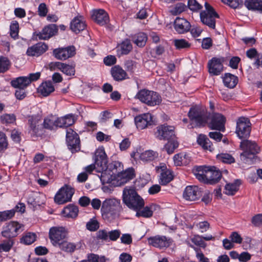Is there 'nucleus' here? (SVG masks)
Wrapping results in <instances>:
<instances>
[{
    "label": "nucleus",
    "mask_w": 262,
    "mask_h": 262,
    "mask_svg": "<svg viewBox=\"0 0 262 262\" xmlns=\"http://www.w3.org/2000/svg\"><path fill=\"white\" fill-rule=\"evenodd\" d=\"M136 211V215L138 217L142 216L144 217H149L152 215V211L148 207L144 208L141 211L138 210Z\"/></svg>",
    "instance_id": "nucleus-54"
},
{
    "label": "nucleus",
    "mask_w": 262,
    "mask_h": 262,
    "mask_svg": "<svg viewBox=\"0 0 262 262\" xmlns=\"http://www.w3.org/2000/svg\"><path fill=\"white\" fill-rule=\"evenodd\" d=\"M76 54L75 47L69 46L67 48H59L55 49L53 51L54 57L60 60H64L74 56Z\"/></svg>",
    "instance_id": "nucleus-14"
},
{
    "label": "nucleus",
    "mask_w": 262,
    "mask_h": 262,
    "mask_svg": "<svg viewBox=\"0 0 262 262\" xmlns=\"http://www.w3.org/2000/svg\"><path fill=\"white\" fill-rule=\"evenodd\" d=\"M136 97L149 106L159 105L161 102L160 96L156 92L145 89L140 90Z\"/></svg>",
    "instance_id": "nucleus-6"
},
{
    "label": "nucleus",
    "mask_w": 262,
    "mask_h": 262,
    "mask_svg": "<svg viewBox=\"0 0 262 262\" xmlns=\"http://www.w3.org/2000/svg\"><path fill=\"white\" fill-rule=\"evenodd\" d=\"M9 66V61L7 58L0 57V72L7 71Z\"/></svg>",
    "instance_id": "nucleus-59"
},
{
    "label": "nucleus",
    "mask_w": 262,
    "mask_h": 262,
    "mask_svg": "<svg viewBox=\"0 0 262 262\" xmlns=\"http://www.w3.org/2000/svg\"><path fill=\"white\" fill-rule=\"evenodd\" d=\"M222 2L234 9L237 8L242 3V0H222Z\"/></svg>",
    "instance_id": "nucleus-62"
},
{
    "label": "nucleus",
    "mask_w": 262,
    "mask_h": 262,
    "mask_svg": "<svg viewBox=\"0 0 262 262\" xmlns=\"http://www.w3.org/2000/svg\"><path fill=\"white\" fill-rule=\"evenodd\" d=\"M57 31L55 25L51 24L46 26L41 31L36 34L39 39H48L53 36Z\"/></svg>",
    "instance_id": "nucleus-27"
},
{
    "label": "nucleus",
    "mask_w": 262,
    "mask_h": 262,
    "mask_svg": "<svg viewBox=\"0 0 262 262\" xmlns=\"http://www.w3.org/2000/svg\"><path fill=\"white\" fill-rule=\"evenodd\" d=\"M36 239V234L33 233L29 232L24 235L21 238V243L25 245H30Z\"/></svg>",
    "instance_id": "nucleus-48"
},
{
    "label": "nucleus",
    "mask_w": 262,
    "mask_h": 262,
    "mask_svg": "<svg viewBox=\"0 0 262 262\" xmlns=\"http://www.w3.org/2000/svg\"><path fill=\"white\" fill-rule=\"evenodd\" d=\"M174 46L178 49L188 48L190 44L184 39H175L174 40Z\"/></svg>",
    "instance_id": "nucleus-50"
},
{
    "label": "nucleus",
    "mask_w": 262,
    "mask_h": 262,
    "mask_svg": "<svg viewBox=\"0 0 262 262\" xmlns=\"http://www.w3.org/2000/svg\"><path fill=\"white\" fill-rule=\"evenodd\" d=\"M204 6L205 10L201 11L200 14L201 21L209 28L214 29L215 19L219 18V15L208 3L205 2Z\"/></svg>",
    "instance_id": "nucleus-5"
},
{
    "label": "nucleus",
    "mask_w": 262,
    "mask_h": 262,
    "mask_svg": "<svg viewBox=\"0 0 262 262\" xmlns=\"http://www.w3.org/2000/svg\"><path fill=\"white\" fill-rule=\"evenodd\" d=\"M68 231L63 227H53L50 228L49 233V238L54 246H57L67 236Z\"/></svg>",
    "instance_id": "nucleus-8"
},
{
    "label": "nucleus",
    "mask_w": 262,
    "mask_h": 262,
    "mask_svg": "<svg viewBox=\"0 0 262 262\" xmlns=\"http://www.w3.org/2000/svg\"><path fill=\"white\" fill-rule=\"evenodd\" d=\"M157 170L160 173V183L161 184L166 185L172 180V173L169 169H167L165 164H160Z\"/></svg>",
    "instance_id": "nucleus-24"
},
{
    "label": "nucleus",
    "mask_w": 262,
    "mask_h": 262,
    "mask_svg": "<svg viewBox=\"0 0 262 262\" xmlns=\"http://www.w3.org/2000/svg\"><path fill=\"white\" fill-rule=\"evenodd\" d=\"M122 210L120 201L115 198L107 199L102 204L101 211L103 215L116 217Z\"/></svg>",
    "instance_id": "nucleus-4"
},
{
    "label": "nucleus",
    "mask_w": 262,
    "mask_h": 262,
    "mask_svg": "<svg viewBox=\"0 0 262 262\" xmlns=\"http://www.w3.org/2000/svg\"><path fill=\"white\" fill-rule=\"evenodd\" d=\"M178 142L175 139L168 140L167 143L165 145L163 150H165L168 154L173 152L174 149L178 146Z\"/></svg>",
    "instance_id": "nucleus-45"
},
{
    "label": "nucleus",
    "mask_w": 262,
    "mask_h": 262,
    "mask_svg": "<svg viewBox=\"0 0 262 262\" xmlns=\"http://www.w3.org/2000/svg\"><path fill=\"white\" fill-rule=\"evenodd\" d=\"M15 214L14 209L0 212V222L9 220Z\"/></svg>",
    "instance_id": "nucleus-55"
},
{
    "label": "nucleus",
    "mask_w": 262,
    "mask_h": 262,
    "mask_svg": "<svg viewBox=\"0 0 262 262\" xmlns=\"http://www.w3.org/2000/svg\"><path fill=\"white\" fill-rule=\"evenodd\" d=\"M10 35L13 38L18 36L19 25L16 21H13L10 25Z\"/></svg>",
    "instance_id": "nucleus-57"
},
{
    "label": "nucleus",
    "mask_w": 262,
    "mask_h": 262,
    "mask_svg": "<svg viewBox=\"0 0 262 262\" xmlns=\"http://www.w3.org/2000/svg\"><path fill=\"white\" fill-rule=\"evenodd\" d=\"M188 117L196 126H201L207 123L208 114L205 108L196 106L190 108Z\"/></svg>",
    "instance_id": "nucleus-7"
},
{
    "label": "nucleus",
    "mask_w": 262,
    "mask_h": 262,
    "mask_svg": "<svg viewBox=\"0 0 262 262\" xmlns=\"http://www.w3.org/2000/svg\"><path fill=\"white\" fill-rule=\"evenodd\" d=\"M245 5L249 10H258L262 12V0H246Z\"/></svg>",
    "instance_id": "nucleus-37"
},
{
    "label": "nucleus",
    "mask_w": 262,
    "mask_h": 262,
    "mask_svg": "<svg viewBox=\"0 0 262 262\" xmlns=\"http://www.w3.org/2000/svg\"><path fill=\"white\" fill-rule=\"evenodd\" d=\"M148 241L150 245L159 249L167 248L172 242L170 238H168L164 236L159 235L149 237Z\"/></svg>",
    "instance_id": "nucleus-16"
},
{
    "label": "nucleus",
    "mask_w": 262,
    "mask_h": 262,
    "mask_svg": "<svg viewBox=\"0 0 262 262\" xmlns=\"http://www.w3.org/2000/svg\"><path fill=\"white\" fill-rule=\"evenodd\" d=\"M152 116L149 113L139 115L135 118V122L139 129H143L151 124Z\"/></svg>",
    "instance_id": "nucleus-20"
},
{
    "label": "nucleus",
    "mask_w": 262,
    "mask_h": 262,
    "mask_svg": "<svg viewBox=\"0 0 262 262\" xmlns=\"http://www.w3.org/2000/svg\"><path fill=\"white\" fill-rule=\"evenodd\" d=\"M206 177L207 178L208 184L216 183L221 179L222 174L216 167L206 166Z\"/></svg>",
    "instance_id": "nucleus-21"
},
{
    "label": "nucleus",
    "mask_w": 262,
    "mask_h": 262,
    "mask_svg": "<svg viewBox=\"0 0 262 262\" xmlns=\"http://www.w3.org/2000/svg\"><path fill=\"white\" fill-rule=\"evenodd\" d=\"M67 143L69 149L72 152L80 150V140L78 134L71 128L67 130Z\"/></svg>",
    "instance_id": "nucleus-12"
},
{
    "label": "nucleus",
    "mask_w": 262,
    "mask_h": 262,
    "mask_svg": "<svg viewBox=\"0 0 262 262\" xmlns=\"http://www.w3.org/2000/svg\"><path fill=\"white\" fill-rule=\"evenodd\" d=\"M85 27V21L81 16L75 17L71 23V29L76 33L83 30Z\"/></svg>",
    "instance_id": "nucleus-29"
},
{
    "label": "nucleus",
    "mask_w": 262,
    "mask_h": 262,
    "mask_svg": "<svg viewBox=\"0 0 262 262\" xmlns=\"http://www.w3.org/2000/svg\"><path fill=\"white\" fill-rule=\"evenodd\" d=\"M61 71L67 75H74L75 74V68L72 66L63 63Z\"/></svg>",
    "instance_id": "nucleus-56"
},
{
    "label": "nucleus",
    "mask_w": 262,
    "mask_h": 262,
    "mask_svg": "<svg viewBox=\"0 0 262 262\" xmlns=\"http://www.w3.org/2000/svg\"><path fill=\"white\" fill-rule=\"evenodd\" d=\"M187 157L188 156L185 154L180 153L175 155L173 158L174 164L176 166H181L187 164L188 163L187 160Z\"/></svg>",
    "instance_id": "nucleus-43"
},
{
    "label": "nucleus",
    "mask_w": 262,
    "mask_h": 262,
    "mask_svg": "<svg viewBox=\"0 0 262 262\" xmlns=\"http://www.w3.org/2000/svg\"><path fill=\"white\" fill-rule=\"evenodd\" d=\"M56 247H58L62 251L70 253L73 252L76 249V245L74 244L64 240Z\"/></svg>",
    "instance_id": "nucleus-42"
},
{
    "label": "nucleus",
    "mask_w": 262,
    "mask_h": 262,
    "mask_svg": "<svg viewBox=\"0 0 262 262\" xmlns=\"http://www.w3.org/2000/svg\"><path fill=\"white\" fill-rule=\"evenodd\" d=\"M122 200L129 208L135 211L140 210L144 205V202L132 187H125L123 191Z\"/></svg>",
    "instance_id": "nucleus-1"
},
{
    "label": "nucleus",
    "mask_w": 262,
    "mask_h": 262,
    "mask_svg": "<svg viewBox=\"0 0 262 262\" xmlns=\"http://www.w3.org/2000/svg\"><path fill=\"white\" fill-rule=\"evenodd\" d=\"M224 58L213 57L208 61V71L213 75H220L223 70Z\"/></svg>",
    "instance_id": "nucleus-15"
},
{
    "label": "nucleus",
    "mask_w": 262,
    "mask_h": 262,
    "mask_svg": "<svg viewBox=\"0 0 262 262\" xmlns=\"http://www.w3.org/2000/svg\"><path fill=\"white\" fill-rule=\"evenodd\" d=\"M54 90V87L51 81L42 82L38 88V93L44 97L49 96Z\"/></svg>",
    "instance_id": "nucleus-30"
},
{
    "label": "nucleus",
    "mask_w": 262,
    "mask_h": 262,
    "mask_svg": "<svg viewBox=\"0 0 262 262\" xmlns=\"http://www.w3.org/2000/svg\"><path fill=\"white\" fill-rule=\"evenodd\" d=\"M132 50V45L129 40H125L117 47L118 56L128 54Z\"/></svg>",
    "instance_id": "nucleus-31"
},
{
    "label": "nucleus",
    "mask_w": 262,
    "mask_h": 262,
    "mask_svg": "<svg viewBox=\"0 0 262 262\" xmlns=\"http://www.w3.org/2000/svg\"><path fill=\"white\" fill-rule=\"evenodd\" d=\"M62 213L66 217L75 218L78 215V208L75 205L70 204L63 209Z\"/></svg>",
    "instance_id": "nucleus-36"
},
{
    "label": "nucleus",
    "mask_w": 262,
    "mask_h": 262,
    "mask_svg": "<svg viewBox=\"0 0 262 262\" xmlns=\"http://www.w3.org/2000/svg\"><path fill=\"white\" fill-rule=\"evenodd\" d=\"M11 84L15 88L25 89L30 84V80L26 76H21L12 80Z\"/></svg>",
    "instance_id": "nucleus-32"
},
{
    "label": "nucleus",
    "mask_w": 262,
    "mask_h": 262,
    "mask_svg": "<svg viewBox=\"0 0 262 262\" xmlns=\"http://www.w3.org/2000/svg\"><path fill=\"white\" fill-rule=\"evenodd\" d=\"M225 117L219 113H214L211 116L209 127L212 129H216L223 132L225 130Z\"/></svg>",
    "instance_id": "nucleus-17"
},
{
    "label": "nucleus",
    "mask_w": 262,
    "mask_h": 262,
    "mask_svg": "<svg viewBox=\"0 0 262 262\" xmlns=\"http://www.w3.org/2000/svg\"><path fill=\"white\" fill-rule=\"evenodd\" d=\"M201 195V191L196 186H187L183 194V198L186 200L190 201H194L199 199Z\"/></svg>",
    "instance_id": "nucleus-18"
},
{
    "label": "nucleus",
    "mask_w": 262,
    "mask_h": 262,
    "mask_svg": "<svg viewBox=\"0 0 262 262\" xmlns=\"http://www.w3.org/2000/svg\"><path fill=\"white\" fill-rule=\"evenodd\" d=\"M48 49V46L42 42H39L29 48L27 54L29 56H38L45 53Z\"/></svg>",
    "instance_id": "nucleus-25"
},
{
    "label": "nucleus",
    "mask_w": 262,
    "mask_h": 262,
    "mask_svg": "<svg viewBox=\"0 0 262 262\" xmlns=\"http://www.w3.org/2000/svg\"><path fill=\"white\" fill-rule=\"evenodd\" d=\"M218 160L227 164L233 163L235 162L234 158L230 154L227 153H221L216 156Z\"/></svg>",
    "instance_id": "nucleus-47"
},
{
    "label": "nucleus",
    "mask_w": 262,
    "mask_h": 262,
    "mask_svg": "<svg viewBox=\"0 0 262 262\" xmlns=\"http://www.w3.org/2000/svg\"><path fill=\"white\" fill-rule=\"evenodd\" d=\"M237 77L230 73L225 74L223 78V82L225 85L229 88H233L237 84Z\"/></svg>",
    "instance_id": "nucleus-38"
},
{
    "label": "nucleus",
    "mask_w": 262,
    "mask_h": 262,
    "mask_svg": "<svg viewBox=\"0 0 262 262\" xmlns=\"http://www.w3.org/2000/svg\"><path fill=\"white\" fill-rule=\"evenodd\" d=\"M198 143L204 149L212 151L213 150L212 144L209 139L204 135H200L197 140Z\"/></svg>",
    "instance_id": "nucleus-39"
},
{
    "label": "nucleus",
    "mask_w": 262,
    "mask_h": 262,
    "mask_svg": "<svg viewBox=\"0 0 262 262\" xmlns=\"http://www.w3.org/2000/svg\"><path fill=\"white\" fill-rule=\"evenodd\" d=\"M13 245V242L11 239L4 241L2 243L0 244V252H8L12 248Z\"/></svg>",
    "instance_id": "nucleus-49"
},
{
    "label": "nucleus",
    "mask_w": 262,
    "mask_h": 262,
    "mask_svg": "<svg viewBox=\"0 0 262 262\" xmlns=\"http://www.w3.org/2000/svg\"><path fill=\"white\" fill-rule=\"evenodd\" d=\"M65 123V126L68 127L69 126L73 125L75 122L76 118L75 116L72 114H69L63 117Z\"/></svg>",
    "instance_id": "nucleus-61"
},
{
    "label": "nucleus",
    "mask_w": 262,
    "mask_h": 262,
    "mask_svg": "<svg viewBox=\"0 0 262 262\" xmlns=\"http://www.w3.org/2000/svg\"><path fill=\"white\" fill-rule=\"evenodd\" d=\"M187 7L186 5L183 3H179L171 7L169 11L171 14L177 15L185 11Z\"/></svg>",
    "instance_id": "nucleus-46"
},
{
    "label": "nucleus",
    "mask_w": 262,
    "mask_h": 262,
    "mask_svg": "<svg viewBox=\"0 0 262 262\" xmlns=\"http://www.w3.org/2000/svg\"><path fill=\"white\" fill-rule=\"evenodd\" d=\"M74 193V190L69 186L65 185L61 187L54 197L55 202L58 204H62L71 201Z\"/></svg>",
    "instance_id": "nucleus-11"
},
{
    "label": "nucleus",
    "mask_w": 262,
    "mask_h": 262,
    "mask_svg": "<svg viewBox=\"0 0 262 262\" xmlns=\"http://www.w3.org/2000/svg\"><path fill=\"white\" fill-rule=\"evenodd\" d=\"M155 135L160 140H169L175 139L174 127L172 126L162 125L158 126Z\"/></svg>",
    "instance_id": "nucleus-13"
},
{
    "label": "nucleus",
    "mask_w": 262,
    "mask_h": 262,
    "mask_svg": "<svg viewBox=\"0 0 262 262\" xmlns=\"http://www.w3.org/2000/svg\"><path fill=\"white\" fill-rule=\"evenodd\" d=\"M188 7L190 10L193 12H198L202 8V5L196 0H188Z\"/></svg>",
    "instance_id": "nucleus-51"
},
{
    "label": "nucleus",
    "mask_w": 262,
    "mask_h": 262,
    "mask_svg": "<svg viewBox=\"0 0 262 262\" xmlns=\"http://www.w3.org/2000/svg\"><path fill=\"white\" fill-rule=\"evenodd\" d=\"M147 37L144 33L140 32L133 37V42L138 47H143L145 45Z\"/></svg>",
    "instance_id": "nucleus-40"
},
{
    "label": "nucleus",
    "mask_w": 262,
    "mask_h": 262,
    "mask_svg": "<svg viewBox=\"0 0 262 262\" xmlns=\"http://www.w3.org/2000/svg\"><path fill=\"white\" fill-rule=\"evenodd\" d=\"M111 73L113 77L116 81H121L126 78V72L118 66H115L112 69Z\"/></svg>",
    "instance_id": "nucleus-34"
},
{
    "label": "nucleus",
    "mask_w": 262,
    "mask_h": 262,
    "mask_svg": "<svg viewBox=\"0 0 262 262\" xmlns=\"http://www.w3.org/2000/svg\"><path fill=\"white\" fill-rule=\"evenodd\" d=\"M99 227V223L95 220H91L86 224L87 229L92 231H96Z\"/></svg>",
    "instance_id": "nucleus-60"
},
{
    "label": "nucleus",
    "mask_w": 262,
    "mask_h": 262,
    "mask_svg": "<svg viewBox=\"0 0 262 262\" xmlns=\"http://www.w3.org/2000/svg\"><path fill=\"white\" fill-rule=\"evenodd\" d=\"M15 120V116L13 114H4L1 117V121L4 124L13 123Z\"/></svg>",
    "instance_id": "nucleus-52"
},
{
    "label": "nucleus",
    "mask_w": 262,
    "mask_h": 262,
    "mask_svg": "<svg viewBox=\"0 0 262 262\" xmlns=\"http://www.w3.org/2000/svg\"><path fill=\"white\" fill-rule=\"evenodd\" d=\"M24 230V226L17 222H11L3 227L2 235L3 237L11 239L16 237Z\"/></svg>",
    "instance_id": "nucleus-10"
},
{
    "label": "nucleus",
    "mask_w": 262,
    "mask_h": 262,
    "mask_svg": "<svg viewBox=\"0 0 262 262\" xmlns=\"http://www.w3.org/2000/svg\"><path fill=\"white\" fill-rule=\"evenodd\" d=\"M158 153L152 150H146L142 153L137 151L131 154V157L135 159H140L144 162L152 161L158 157Z\"/></svg>",
    "instance_id": "nucleus-19"
},
{
    "label": "nucleus",
    "mask_w": 262,
    "mask_h": 262,
    "mask_svg": "<svg viewBox=\"0 0 262 262\" xmlns=\"http://www.w3.org/2000/svg\"><path fill=\"white\" fill-rule=\"evenodd\" d=\"M92 17L96 23L101 26L106 25L110 21L108 14L103 9L94 10Z\"/></svg>",
    "instance_id": "nucleus-22"
},
{
    "label": "nucleus",
    "mask_w": 262,
    "mask_h": 262,
    "mask_svg": "<svg viewBox=\"0 0 262 262\" xmlns=\"http://www.w3.org/2000/svg\"><path fill=\"white\" fill-rule=\"evenodd\" d=\"M45 196L43 194L32 192L28 198V203L33 206H40L45 203Z\"/></svg>",
    "instance_id": "nucleus-28"
},
{
    "label": "nucleus",
    "mask_w": 262,
    "mask_h": 262,
    "mask_svg": "<svg viewBox=\"0 0 262 262\" xmlns=\"http://www.w3.org/2000/svg\"><path fill=\"white\" fill-rule=\"evenodd\" d=\"M251 132V123L248 118L241 117L236 121L235 133L240 138H246L249 136Z\"/></svg>",
    "instance_id": "nucleus-9"
},
{
    "label": "nucleus",
    "mask_w": 262,
    "mask_h": 262,
    "mask_svg": "<svg viewBox=\"0 0 262 262\" xmlns=\"http://www.w3.org/2000/svg\"><path fill=\"white\" fill-rule=\"evenodd\" d=\"M8 143L4 133L0 132V152H4L8 147Z\"/></svg>",
    "instance_id": "nucleus-53"
},
{
    "label": "nucleus",
    "mask_w": 262,
    "mask_h": 262,
    "mask_svg": "<svg viewBox=\"0 0 262 262\" xmlns=\"http://www.w3.org/2000/svg\"><path fill=\"white\" fill-rule=\"evenodd\" d=\"M102 258H100L99 260V257L98 255L94 254H91L89 255L88 259L81 260L79 262H103L102 260Z\"/></svg>",
    "instance_id": "nucleus-64"
},
{
    "label": "nucleus",
    "mask_w": 262,
    "mask_h": 262,
    "mask_svg": "<svg viewBox=\"0 0 262 262\" xmlns=\"http://www.w3.org/2000/svg\"><path fill=\"white\" fill-rule=\"evenodd\" d=\"M40 118L38 116H32L29 119L30 130L33 133L37 134L39 129Z\"/></svg>",
    "instance_id": "nucleus-41"
},
{
    "label": "nucleus",
    "mask_w": 262,
    "mask_h": 262,
    "mask_svg": "<svg viewBox=\"0 0 262 262\" xmlns=\"http://www.w3.org/2000/svg\"><path fill=\"white\" fill-rule=\"evenodd\" d=\"M191 241L195 245L201 247L205 248L206 246V244L203 241L202 236L195 235L191 238Z\"/></svg>",
    "instance_id": "nucleus-58"
},
{
    "label": "nucleus",
    "mask_w": 262,
    "mask_h": 262,
    "mask_svg": "<svg viewBox=\"0 0 262 262\" xmlns=\"http://www.w3.org/2000/svg\"><path fill=\"white\" fill-rule=\"evenodd\" d=\"M229 238L233 243L241 244L243 241L242 237L237 232H233Z\"/></svg>",
    "instance_id": "nucleus-63"
},
{
    "label": "nucleus",
    "mask_w": 262,
    "mask_h": 262,
    "mask_svg": "<svg viewBox=\"0 0 262 262\" xmlns=\"http://www.w3.org/2000/svg\"><path fill=\"white\" fill-rule=\"evenodd\" d=\"M107 159L103 148H98L95 153V164H91L85 168L87 173H91L93 170L101 172L107 168Z\"/></svg>",
    "instance_id": "nucleus-3"
},
{
    "label": "nucleus",
    "mask_w": 262,
    "mask_h": 262,
    "mask_svg": "<svg viewBox=\"0 0 262 262\" xmlns=\"http://www.w3.org/2000/svg\"><path fill=\"white\" fill-rule=\"evenodd\" d=\"M56 116L51 115L48 117L44 120L43 126L44 127L49 129H54L56 128Z\"/></svg>",
    "instance_id": "nucleus-44"
},
{
    "label": "nucleus",
    "mask_w": 262,
    "mask_h": 262,
    "mask_svg": "<svg viewBox=\"0 0 262 262\" xmlns=\"http://www.w3.org/2000/svg\"><path fill=\"white\" fill-rule=\"evenodd\" d=\"M240 147L244 150L240 155L241 160L246 164H253L255 155L259 151L256 144L250 140H243L241 142Z\"/></svg>",
    "instance_id": "nucleus-2"
},
{
    "label": "nucleus",
    "mask_w": 262,
    "mask_h": 262,
    "mask_svg": "<svg viewBox=\"0 0 262 262\" xmlns=\"http://www.w3.org/2000/svg\"><path fill=\"white\" fill-rule=\"evenodd\" d=\"M206 166H199L193 169V172L196 178L200 181L208 183L207 178L206 177Z\"/></svg>",
    "instance_id": "nucleus-35"
},
{
    "label": "nucleus",
    "mask_w": 262,
    "mask_h": 262,
    "mask_svg": "<svg viewBox=\"0 0 262 262\" xmlns=\"http://www.w3.org/2000/svg\"><path fill=\"white\" fill-rule=\"evenodd\" d=\"M174 28L179 33H184L190 30V24L184 18L177 17L174 22Z\"/></svg>",
    "instance_id": "nucleus-26"
},
{
    "label": "nucleus",
    "mask_w": 262,
    "mask_h": 262,
    "mask_svg": "<svg viewBox=\"0 0 262 262\" xmlns=\"http://www.w3.org/2000/svg\"><path fill=\"white\" fill-rule=\"evenodd\" d=\"M135 176V171L133 168H129L119 173L117 178V186L125 184L129 180L132 179Z\"/></svg>",
    "instance_id": "nucleus-23"
},
{
    "label": "nucleus",
    "mask_w": 262,
    "mask_h": 262,
    "mask_svg": "<svg viewBox=\"0 0 262 262\" xmlns=\"http://www.w3.org/2000/svg\"><path fill=\"white\" fill-rule=\"evenodd\" d=\"M241 184V182L238 179L234 180L233 183L227 184L225 186L224 193L229 195H234L238 190Z\"/></svg>",
    "instance_id": "nucleus-33"
}]
</instances>
